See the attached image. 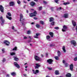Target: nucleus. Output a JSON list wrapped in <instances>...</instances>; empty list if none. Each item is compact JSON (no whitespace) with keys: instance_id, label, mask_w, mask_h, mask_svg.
<instances>
[{"instance_id":"nucleus-1","label":"nucleus","mask_w":77,"mask_h":77,"mask_svg":"<svg viewBox=\"0 0 77 77\" xmlns=\"http://www.w3.org/2000/svg\"><path fill=\"white\" fill-rule=\"evenodd\" d=\"M53 60L52 59H49L47 60V62L48 63L51 65L53 64Z\"/></svg>"},{"instance_id":"nucleus-2","label":"nucleus","mask_w":77,"mask_h":77,"mask_svg":"<svg viewBox=\"0 0 77 77\" xmlns=\"http://www.w3.org/2000/svg\"><path fill=\"white\" fill-rule=\"evenodd\" d=\"M63 28L62 29V31L63 32H65L67 31V27L65 25L63 26Z\"/></svg>"},{"instance_id":"nucleus-3","label":"nucleus","mask_w":77,"mask_h":77,"mask_svg":"<svg viewBox=\"0 0 77 77\" xmlns=\"http://www.w3.org/2000/svg\"><path fill=\"white\" fill-rule=\"evenodd\" d=\"M14 65L15 66L17 67V68H20V65H19L17 63L14 62Z\"/></svg>"},{"instance_id":"nucleus-4","label":"nucleus","mask_w":77,"mask_h":77,"mask_svg":"<svg viewBox=\"0 0 77 77\" xmlns=\"http://www.w3.org/2000/svg\"><path fill=\"white\" fill-rule=\"evenodd\" d=\"M30 5L32 7H33V6H35L36 5V3L33 2H31L30 3Z\"/></svg>"},{"instance_id":"nucleus-5","label":"nucleus","mask_w":77,"mask_h":77,"mask_svg":"<svg viewBox=\"0 0 77 77\" xmlns=\"http://www.w3.org/2000/svg\"><path fill=\"white\" fill-rule=\"evenodd\" d=\"M0 10L1 12H4V8L2 5H0Z\"/></svg>"},{"instance_id":"nucleus-6","label":"nucleus","mask_w":77,"mask_h":77,"mask_svg":"<svg viewBox=\"0 0 77 77\" xmlns=\"http://www.w3.org/2000/svg\"><path fill=\"white\" fill-rule=\"evenodd\" d=\"M35 59L36 61H39L40 60V58L37 56H35Z\"/></svg>"},{"instance_id":"nucleus-7","label":"nucleus","mask_w":77,"mask_h":77,"mask_svg":"<svg viewBox=\"0 0 77 77\" xmlns=\"http://www.w3.org/2000/svg\"><path fill=\"white\" fill-rule=\"evenodd\" d=\"M71 44L72 45H73L74 46L76 45V42L74 40H72L71 42Z\"/></svg>"},{"instance_id":"nucleus-8","label":"nucleus","mask_w":77,"mask_h":77,"mask_svg":"<svg viewBox=\"0 0 77 77\" xmlns=\"http://www.w3.org/2000/svg\"><path fill=\"white\" fill-rule=\"evenodd\" d=\"M35 65H36L35 67V69H38V68L41 66V65L38 63H35Z\"/></svg>"},{"instance_id":"nucleus-9","label":"nucleus","mask_w":77,"mask_h":77,"mask_svg":"<svg viewBox=\"0 0 77 77\" xmlns=\"http://www.w3.org/2000/svg\"><path fill=\"white\" fill-rule=\"evenodd\" d=\"M32 71L33 72V74H36L37 73H39V70H38L36 69L35 70V71L34 69L32 70Z\"/></svg>"},{"instance_id":"nucleus-10","label":"nucleus","mask_w":77,"mask_h":77,"mask_svg":"<svg viewBox=\"0 0 77 77\" xmlns=\"http://www.w3.org/2000/svg\"><path fill=\"white\" fill-rule=\"evenodd\" d=\"M70 69L71 71H73V68H74V66H73V64H72L71 65H70Z\"/></svg>"},{"instance_id":"nucleus-11","label":"nucleus","mask_w":77,"mask_h":77,"mask_svg":"<svg viewBox=\"0 0 77 77\" xmlns=\"http://www.w3.org/2000/svg\"><path fill=\"white\" fill-rule=\"evenodd\" d=\"M4 44H5L6 45H9V42H8L7 40H5L4 42Z\"/></svg>"},{"instance_id":"nucleus-12","label":"nucleus","mask_w":77,"mask_h":77,"mask_svg":"<svg viewBox=\"0 0 77 77\" xmlns=\"http://www.w3.org/2000/svg\"><path fill=\"white\" fill-rule=\"evenodd\" d=\"M72 24L73 25L74 27H75L76 26V22L74 20H72Z\"/></svg>"},{"instance_id":"nucleus-13","label":"nucleus","mask_w":77,"mask_h":77,"mask_svg":"<svg viewBox=\"0 0 77 77\" xmlns=\"http://www.w3.org/2000/svg\"><path fill=\"white\" fill-rule=\"evenodd\" d=\"M0 19L1 20V21L2 22V23H1V25H3V23H4L5 20H3V17H1Z\"/></svg>"},{"instance_id":"nucleus-14","label":"nucleus","mask_w":77,"mask_h":77,"mask_svg":"<svg viewBox=\"0 0 77 77\" xmlns=\"http://www.w3.org/2000/svg\"><path fill=\"white\" fill-rule=\"evenodd\" d=\"M63 17L66 18L68 17V15L67 14H64V15L63 16Z\"/></svg>"},{"instance_id":"nucleus-15","label":"nucleus","mask_w":77,"mask_h":77,"mask_svg":"<svg viewBox=\"0 0 77 77\" xmlns=\"http://www.w3.org/2000/svg\"><path fill=\"white\" fill-rule=\"evenodd\" d=\"M10 6H13L14 5V2H10L9 3Z\"/></svg>"},{"instance_id":"nucleus-16","label":"nucleus","mask_w":77,"mask_h":77,"mask_svg":"<svg viewBox=\"0 0 77 77\" xmlns=\"http://www.w3.org/2000/svg\"><path fill=\"white\" fill-rule=\"evenodd\" d=\"M23 15L22 14H21L20 15V21H21V19H23Z\"/></svg>"},{"instance_id":"nucleus-17","label":"nucleus","mask_w":77,"mask_h":77,"mask_svg":"<svg viewBox=\"0 0 77 77\" xmlns=\"http://www.w3.org/2000/svg\"><path fill=\"white\" fill-rule=\"evenodd\" d=\"M50 36L47 35L46 36V38L48 41H51V39H50Z\"/></svg>"},{"instance_id":"nucleus-18","label":"nucleus","mask_w":77,"mask_h":77,"mask_svg":"<svg viewBox=\"0 0 77 77\" xmlns=\"http://www.w3.org/2000/svg\"><path fill=\"white\" fill-rule=\"evenodd\" d=\"M57 53L58 56V57H60V55H61V54H60V52L58 51H57Z\"/></svg>"},{"instance_id":"nucleus-19","label":"nucleus","mask_w":77,"mask_h":77,"mask_svg":"<svg viewBox=\"0 0 77 77\" xmlns=\"http://www.w3.org/2000/svg\"><path fill=\"white\" fill-rule=\"evenodd\" d=\"M55 74L56 75H58L59 74V71L57 70H55Z\"/></svg>"},{"instance_id":"nucleus-20","label":"nucleus","mask_w":77,"mask_h":77,"mask_svg":"<svg viewBox=\"0 0 77 77\" xmlns=\"http://www.w3.org/2000/svg\"><path fill=\"white\" fill-rule=\"evenodd\" d=\"M36 16V14H34L32 13L30 14V17H35Z\"/></svg>"},{"instance_id":"nucleus-21","label":"nucleus","mask_w":77,"mask_h":77,"mask_svg":"<svg viewBox=\"0 0 77 77\" xmlns=\"http://www.w3.org/2000/svg\"><path fill=\"white\" fill-rule=\"evenodd\" d=\"M53 21H54V19L53 17H51L49 18V22H52Z\"/></svg>"},{"instance_id":"nucleus-22","label":"nucleus","mask_w":77,"mask_h":77,"mask_svg":"<svg viewBox=\"0 0 77 77\" xmlns=\"http://www.w3.org/2000/svg\"><path fill=\"white\" fill-rule=\"evenodd\" d=\"M66 77H71V74L70 73H68L66 75Z\"/></svg>"},{"instance_id":"nucleus-23","label":"nucleus","mask_w":77,"mask_h":77,"mask_svg":"<svg viewBox=\"0 0 77 77\" xmlns=\"http://www.w3.org/2000/svg\"><path fill=\"white\" fill-rule=\"evenodd\" d=\"M14 60H15V61H18V58L17 57H14Z\"/></svg>"},{"instance_id":"nucleus-24","label":"nucleus","mask_w":77,"mask_h":77,"mask_svg":"<svg viewBox=\"0 0 77 77\" xmlns=\"http://www.w3.org/2000/svg\"><path fill=\"white\" fill-rule=\"evenodd\" d=\"M17 50V47H15L11 51H16Z\"/></svg>"},{"instance_id":"nucleus-25","label":"nucleus","mask_w":77,"mask_h":77,"mask_svg":"<svg viewBox=\"0 0 77 77\" xmlns=\"http://www.w3.org/2000/svg\"><path fill=\"white\" fill-rule=\"evenodd\" d=\"M49 35H51V36L52 38H53V32H50Z\"/></svg>"},{"instance_id":"nucleus-26","label":"nucleus","mask_w":77,"mask_h":77,"mask_svg":"<svg viewBox=\"0 0 77 77\" xmlns=\"http://www.w3.org/2000/svg\"><path fill=\"white\" fill-rule=\"evenodd\" d=\"M6 17V18H8V19H9V20H12V18H11V17H9L8 15H7Z\"/></svg>"},{"instance_id":"nucleus-27","label":"nucleus","mask_w":77,"mask_h":77,"mask_svg":"<svg viewBox=\"0 0 77 77\" xmlns=\"http://www.w3.org/2000/svg\"><path fill=\"white\" fill-rule=\"evenodd\" d=\"M65 46H63V47L62 49L63 51L65 53L66 52V49H65Z\"/></svg>"},{"instance_id":"nucleus-28","label":"nucleus","mask_w":77,"mask_h":77,"mask_svg":"<svg viewBox=\"0 0 77 77\" xmlns=\"http://www.w3.org/2000/svg\"><path fill=\"white\" fill-rule=\"evenodd\" d=\"M36 27L37 28H38V29H39V27H40L41 26H40V25L38 24H37L36 25Z\"/></svg>"},{"instance_id":"nucleus-29","label":"nucleus","mask_w":77,"mask_h":77,"mask_svg":"<svg viewBox=\"0 0 77 77\" xmlns=\"http://www.w3.org/2000/svg\"><path fill=\"white\" fill-rule=\"evenodd\" d=\"M11 75H12L13 76H14L16 75L15 73L14 72H12V73H11Z\"/></svg>"},{"instance_id":"nucleus-30","label":"nucleus","mask_w":77,"mask_h":77,"mask_svg":"<svg viewBox=\"0 0 77 77\" xmlns=\"http://www.w3.org/2000/svg\"><path fill=\"white\" fill-rule=\"evenodd\" d=\"M69 2H65L63 3L64 5H69Z\"/></svg>"},{"instance_id":"nucleus-31","label":"nucleus","mask_w":77,"mask_h":77,"mask_svg":"<svg viewBox=\"0 0 77 77\" xmlns=\"http://www.w3.org/2000/svg\"><path fill=\"white\" fill-rule=\"evenodd\" d=\"M54 58L56 59V60H59V57L57 56L54 57Z\"/></svg>"},{"instance_id":"nucleus-32","label":"nucleus","mask_w":77,"mask_h":77,"mask_svg":"<svg viewBox=\"0 0 77 77\" xmlns=\"http://www.w3.org/2000/svg\"><path fill=\"white\" fill-rule=\"evenodd\" d=\"M10 54V55H11V56H13V55H15V53H14V52H12V53L11 52Z\"/></svg>"},{"instance_id":"nucleus-33","label":"nucleus","mask_w":77,"mask_h":77,"mask_svg":"<svg viewBox=\"0 0 77 77\" xmlns=\"http://www.w3.org/2000/svg\"><path fill=\"white\" fill-rule=\"evenodd\" d=\"M40 23L42 24V25H44V24H45L44 22L42 21H40Z\"/></svg>"},{"instance_id":"nucleus-34","label":"nucleus","mask_w":77,"mask_h":77,"mask_svg":"<svg viewBox=\"0 0 77 77\" xmlns=\"http://www.w3.org/2000/svg\"><path fill=\"white\" fill-rule=\"evenodd\" d=\"M24 20H25V19H23V20H22V21L21 22V24L22 25H24V23H23V21H24Z\"/></svg>"},{"instance_id":"nucleus-35","label":"nucleus","mask_w":77,"mask_h":77,"mask_svg":"<svg viewBox=\"0 0 77 77\" xmlns=\"http://www.w3.org/2000/svg\"><path fill=\"white\" fill-rule=\"evenodd\" d=\"M17 2L18 4H20V3H21V1H20V0H17Z\"/></svg>"},{"instance_id":"nucleus-36","label":"nucleus","mask_w":77,"mask_h":77,"mask_svg":"<svg viewBox=\"0 0 77 77\" xmlns=\"http://www.w3.org/2000/svg\"><path fill=\"white\" fill-rule=\"evenodd\" d=\"M51 24V25H52V26H54V22H52Z\"/></svg>"},{"instance_id":"nucleus-37","label":"nucleus","mask_w":77,"mask_h":77,"mask_svg":"<svg viewBox=\"0 0 77 77\" xmlns=\"http://www.w3.org/2000/svg\"><path fill=\"white\" fill-rule=\"evenodd\" d=\"M74 61H75V62L76 61H77V57H75L74 58Z\"/></svg>"},{"instance_id":"nucleus-38","label":"nucleus","mask_w":77,"mask_h":77,"mask_svg":"<svg viewBox=\"0 0 77 77\" xmlns=\"http://www.w3.org/2000/svg\"><path fill=\"white\" fill-rule=\"evenodd\" d=\"M7 14L9 16V17H11V14L10 13H8Z\"/></svg>"},{"instance_id":"nucleus-39","label":"nucleus","mask_w":77,"mask_h":77,"mask_svg":"<svg viewBox=\"0 0 77 77\" xmlns=\"http://www.w3.org/2000/svg\"><path fill=\"white\" fill-rule=\"evenodd\" d=\"M42 7H38V9H39V11H41V10H42Z\"/></svg>"},{"instance_id":"nucleus-40","label":"nucleus","mask_w":77,"mask_h":77,"mask_svg":"<svg viewBox=\"0 0 77 77\" xmlns=\"http://www.w3.org/2000/svg\"><path fill=\"white\" fill-rule=\"evenodd\" d=\"M59 0H55V3H57L58 4L59 3V2H58V1Z\"/></svg>"},{"instance_id":"nucleus-41","label":"nucleus","mask_w":77,"mask_h":77,"mask_svg":"<svg viewBox=\"0 0 77 77\" xmlns=\"http://www.w3.org/2000/svg\"><path fill=\"white\" fill-rule=\"evenodd\" d=\"M54 29H56V30H58L59 28L58 27H56L55 28H54Z\"/></svg>"},{"instance_id":"nucleus-42","label":"nucleus","mask_w":77,"mask_h":77,"mask_svg":"<svg viewBox=\"0 0 77 77\" xmlns=\"http://www.w3.org/2000/svg\"><path fill=\"white\" fill-rule=\"evenodd\" d=\"M47 68H48V69L49 70H51V69H52V68H50L49 67H47Z\"/></svg>"},{"instance_id":"nucleus-43","label":"nucleus","mask_w":77,"mask_h":77,"mask_svg":"<svg viewBox=\"0 0 77 77\" xmlns=\"http://www.w3.org/2000/svg\"><path fill=\"white\" fill-rule=\"evenodd\" d=\"M36 35L37 36V37L38 36H39L40 35V34L37 33L36 34Z\"/></svg>"},{"instance_id":"nucleus-44","label":"nucleus","mask_w":77,"mask_h":77,"mask_svg":"<svg viewBox=\"0 0 77 77\" xmlns=\"http://www.w3.org/2000/svg\"><path fill=\"white\" fill-rule=\"evenodd\" d=\"M6 61V59L5 58H3V60H2V62H5Z\"/></svg>"},{"instance_id":"nucleus-45","label":"nucleus","mask_w":77,"mask_h":77,"mask_svg":"<svg viewBox=\"0 0 77 77\" xmlns=\"http://www.w3.org/2000/svg\"><path fill=\"white\" fill-rule=\"evenodd\" d=\"M51 11H54V9H53V7H51Z\"/></svg>"},{"instance_id":"nucleus-46","label":"nucleus","mask_w":77,"mask_h":77,"mask_svg":"<svg viewBox=\"0 0 77 77\" xmlns=\"http://www.w3.org/2000/svg\"><path fill=\"white\" fill-rule=\"evenodd\" d=\"M64 64H65V66L66 67H67V66H68V63H65Z\"/></svg>"},{"instance_id":"nucleus-47","label":"nucleus","mask_w":77,"mask_h":77,"mask_svg":"<svg viewBox=\"0 0 77 77\" xmlns=\"http://www.w3.org/2000/svg\"><path fill=\"white\" fill-rule=\"evenodd\" d=\"M34 37L35 38H38V37L37 36H36V35L34 36Z\"/></svg>"},{"instance_id":"nucleus-48","label":"nucleus","mask_w":77,"mask_h":77,"mask_svg":"<svg viewBox=\"0 0 77 77\" xmlns=\"http://www.w3.org/2000/svg\"><path fill=\"white\" fill-rule=\"evenodd\" d=\"M58 9L59 10H61V9H62V7H60L59 8H58Z\"/></svg>"},{"instance_id":"nucleus-49","label":"nucleus","mask_w":77,"mask_h":77,"mask_svg":"<svg viewBox=\"0 0 77 77\" xmlns=\"http://www.w3.org/2000/svg\"><path fill=\"white\" fill-rule=\"evenodd\" d=\"M27 34H30V31H27Z\"/></svg>"},{"instance_id":"nucleus-50","label":"nucleus","mask_w":77,"mask_h":77,"mask_svg":"<svg viewBox=\"0 0 77 77\" xmlns=\"http://www.w3.org/2000/svg\"><path fill=\"white\" fill-rule=\"evenodd\" d=\"M23 39H27V37L26 36H24L23 38Z\"/></svg>"},{"instance_id":"nucleus-51","label":"nucleus","mask_w":77,"mask_h":77,"mask_svg":"<svg viewBox=\"0 0 77 77\" xmlns=\"http://www.w3.org/2000/svg\"><path fill=\"white\" fill-rule=\"evenodd\" d=\"M2 51L3 53H5V50H4V49H2Z\"/></svg>"},{"instance_id":"nucleus-52","label":"nucleus","mask_w":77,"mask_h":77,"mask_svg":"<svg viewBox=\"0 0 77 77\" xmlns=\"http://www.w3.org/2000/svg\"><path fill=\"white\" fill-rule=\"evenodd\" d=\"M44 55L43 54H42L41 55V57H44Z\"/></svg>"},{"instance_id":"nucleus-53","label":"nucleus","mask_w":77,"mask_h":77,"mask_svg":"<svg viewBox=\"0 0 77 77\" xmlns=\"http://www.w3.org/2000/svg\"><path fill=\"white\" fill-rule=\"evenodd\" d=\"M33 14H37V12H36V11H35L34 12Z\"/></svg>"},{"instance_id":"nucleus-54","label":"nucleus","mask_w":77,"mask_h":77,"mask_svg":"<svg viewBox=\"0 0 77 77\" xmlns=\"http://www.w3.org/2000/svg\"><path fill=\"white\" fill-rule=\"evenodd\" d=\"M63 63L65 64V61L64 60H63Z\"/></svg>"},{"instance_id":"nucleus-55","label":"nucleus","mask_w":77,"mask_h":77,"mask_svg":"<svg viewBox=\"0 0 77 77\" xmlns=\"http://www.w3.org/2000/svg\"><path fill=\"white\" fill-rule=\"evenodd\" d=\"M23 75H24V76H25V77H26V76H27V75H26V74H23Z\"/></svg>"},{"instance_id":"nucleus-56","label":"nucleus","mask_w":77,"mask_h":77,"mask_svg":"<svg viewBox=\"0 0 77 77\" xmlns=\"http://www.w3.org/2000/svg\"><path fill=\"white\" fill-rule=\"evenodd\" d=\"M23 2L24 3H27V2H26V1L25 0H23Z\"/></svg>"},{"instance_id":"nucleus-57","label":"nucleus","mask_w":77,"mask_h":77,"mask_svg":"<svg viewBox=\"0 0 77 77\" xmlns=\"http://www.w3.org/2000/svg\"><path fill=\"white\" fill-rule=\"evenodd\" d=\"M46 57H48V53H46Z\"/></svg>"},{"instance_id":"nucleus-58","label":"nucleus","mask_w":77,"mask_h":77,"mask_svg":"<svg viewBox=\"0 0 77 77\" xmlns=\"http://www.w3.org/2000/svg\"><path fill=\"white\" fill-rule=\"evenodd\" d=\"M54 45H51L50 46L51 47H52V46H54Z\"/></svg>"},{"instance_id":"nucleus-59","label":"nucleus","mask_w":77,"mask_h":77,"mask_svg":"<svg viewBox=\"0 0 77 77\" xmlns=\"http://www.w3.org/2000/svg\"><path fill=\"white\" fill-rule=\"evenodd\" d=\"M14 28L15 27L14 26H12V29H14Z\"/></svg>"},{"instance_id":"nucleus-60","label":"nucleus","mask_w":77,"mask_h":77,"mask_svg":"<svg viewBox=\"0 0 77 77\" xmlns=\"http://www.w3.org/2000/svg\"><path fill=\"white\" fill-rule=\"evenodd\" d=\"M9 74H7V77H9Z\"/></svg>"},{"instance_id":"nucleus-61","label":"nucleus","mask_w":77,"mask_h":77,"mask_svg":"<svg viewBox=\"0 0 77 77\" xmlns=\"http://www.w3.org/2000/svg\"><path fill=\"white\" fill-rule=\"evenodd\" d=\"M75 30H76V31H77V26H76L75 27Z\"/></svg>"},{"instance_id":"nucleus-62","label":"nucleus","mask_w":77,"mask_h":77,"mask_svg":"<svg viewBox=\"0 0 77 77\" xmlns=\"http://www.w3.org/2000/svg\"><path fill=\"white\" fill-rule=\"evenodd\" d=\"M43 2L45 4H46V3H47V2L45 1H44Z\"/></svg>"},{"instance_id":"nucleus-63","label":"nucleus","mask_w":77,"mask_h":77,"mask_svg":"<svg viewBox=\"0 0 77 77\" xmlns=\"http://www.w3.org/2000/svg\"><path fill=\"white\" fill-rule=\"evenodd\" d=\"M26 11L27 13H29V11H28V10H26Z\"/></svg>"},{"instance_id":"nucleus-64","label":"nucleus","mask_w":77,"mask_h":77,"mask_svg":"<svg viewBox=\"0 0 77 77\" xmlns=\"http://www.w3.org/2000/svg\"><path fill=\"white\" fill-rule=\"evenodd\" d=\"M34 20H37V18L36 17H34Z\"/></svg>"}]
</instances>
